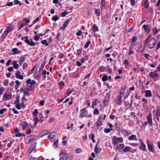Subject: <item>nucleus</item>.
Wrapping results in <instances>:
<instances>
[{
    "label": "nucleus",
    "instance_id": "f257e3e1",
    "mask_svg": "<svg viewBox=\"0 0 160 160\" xmlns=\"http://www.w3.org/2000/svg\"><path fill=\"white\" fill-rule=\"evenodd\" d=\"M147 119V121H146L145 122L143 123L142 124V128L144 127V128H146V125H147L148 123L150 126H152L153 125L152 124V114L151 113H150L146 117Z\"/></svg>",
    "mask_w": 160,
    "mask_h": 160
},
{
    "label": "nucleus",
    "instance_id": "f03ea898",
    "mask_svg": "<svg viewBox=\"0 0 160 160\" xmlns=\"http://www.w3.org/2000/svg\"><path fill=\"white\" fill-rule=\"evenodd\" d=\"M36 137L34 135H30L27 136L25 139V143L27 144H28L30 143H32L36 139Z\"/></svg>",
    "mask_w": 160,
    "mask_h": 160
},
{
    "label": "nucleus",
    "instance_id": "7ed1b4c3",
    "mask_svg": "<svg viewBox=\"0 0 160 160\" xmlns=\"http://www.w3.org/2000/svg\"><path fill=\"white\" fill-rule=\"evenodd\" d=\"M101 116H99L98 118V119L97 122L95 123V126L98 128H99L102 125L103 122L104 120L106 117V115L104 114L103 115V118L102 119V120H100Z\"/></svg>",
    "mask_w": 160,
    "mask_h": 160
},
{
    "label": "nucleus",
    "instance_id": "20e7f679",
    "mask_svg": "<svg viewBox=\"0 0 160 160\" xmlns=\"http://www.w3.org/2000/svg\"><path fill=\"white\" fill-rule=\"evenodd\" d=\"M123 141V138L122 137L118 138L114 136L112 139V143L114 145H116L119 142H122Z\"/></svg>",
    "mask_w": 160,
    "mask_h": 160
},
{
    "label": "nucleus",
    "instance_id": "39448f33",
    "mask_svg": "<svg viewBox=\"0 0 160 160\" xmlns=\"http://www.w3.org/2000/svg\"><path fill=\"white\" fill-rule=\"evenodd\" d=\"M156 44V40L154 38H152L150 40L149 44L148 47L150 49H152L155 46Z\"/></svg>",
    "mask_w": 160,
    "mask_h": 160
},
{
    "label": "nucleus",
    "instance_id": "423d86ee",
    "mask_svg": "<svg viewBox=\"0 0 160 160\" xmlns=\"http://www.w3.org/2000/svg\"><path fill=\"white\" fill-rule=\"evenodd\" d=\"M122 97L120 96H117L115 98L114 101L118 105H121L123 102L122 100Z\"/></svg>",
    "mask_w": 160,
    "mask_h": 160
},
{
    "label": "nucleus",
    "instance_id": "0eeeda50",
    "mask_svg": "<svg viewBox=\"0 0 160 160\" xmlns=\"http://www.w3.org/2000/svg\"><path fill=\"white\" fill-rule=\"evenodd\" d=\"M122 150L124 152H129L132 153H134L136 152L137 151L136 149H132L131 148L128 146H126L125 148H123Z\"/></svg>",
    "mask_w": 160,
    "mask_h": 160
},
{
    "label": "nucleus",
    "instance_id": "6e6552de",
    "mask_svg": "<svg viewBox=\"0 0 160 160\" xmlns=\"http://www.w3.org/2000/svg\"><path fill=\"white\" fill-rule=\"evenodd\" d=\"M139 142L140 145L139 147V149L143 151H145L146 150V146L145 144L143 143L142 139H140Z\"/></svg>",
    "mask_w": 160,
    "mask_h": 160
},
{
    "label": "nucleus",
    "instance_id": "1a4fd4ad",
    "mask_svg": "<svg viewBox=\"0 0 160 160\" xmlns=\"http://www.w3.org/2000/svg\"><path fill=\"white\" fill-rule=\"evenodd\" d=\"M87 112L85 108L82 109L80 112V117L82 118L86 116Z\"/></svg>",
    "mask_w": 160,
    "mask_h": 160
},
{
    "label": "nucleus",
    "instance_id": "9d476101",
    "mask_svg": "<svg viewBox=\"0 0 160 160\" xmlns=\"http://www.w3.org/2000/svg\"><path fill=\"white\" fill-rule=\"evenodd\" d=\"M72 19L71 18H69L67 20L66 22H65L63 24L62 26L60 28V29H65L67 27L70 21Z\"/></svg>",
    "mask_w": 160,
    "mask_h": 160
},
{
    "label": "nucleus",
    "instance_id": "9b49d317",
    "mask_svg": "<svg viewBox=\"0 0 160 160\" xmlns=\"http://www.w3.org/2000/svg\"><path fill=\"white\" fill-rule=\"evenodd\" d=\"M30 42L28 39H26L25 40V42L29 45L31 46H34L35 45L36 43L32 41V39H30Z\"/></svg>",
    "mask_w": 160,
    "mask_h": 160
},
{
    "label": "nucleus",
    "instance_id": "f8f14e48",
    "mask_svg": "<svg viewBox=\"0 0 160 160\" xmlns=\"http://www.w3.org/2000/svg\"><path fill=\"white\" fill-rule=\"evenodd\" d=\"M110 98V95L109 94L107 93L106 98L105 99L104 101L103 102L104 105V106H106L108 105V102L109 99Z\"/></svg>",
    "mask_w": 160,
    "mask_h": 160
},
{
    "label": "nucleus",
    "instance_id": "ddd939ff",
    "mask_svg": "<svg viewBox=\"0 0 160 160\" xmlns=\"http://www.w3.org/2000/svg\"><path fill=\"white\" fill-rule=\"evenodd\" d=\"M121 125L120 122L118 121H116L114 127L117 131H119L120 129V126Z\"/></svg>",
    "mask_w": 160,
    "mask_h": 160
},
{
    "label": "nucleus",
    "instance_id": "4468645a",
    "mask_svg": "<svg viewBox=\"0 0 160 160\" xmlns=\"http://www.w3.org/2000/svg\"><path fill=\"white\" fill-rule=\"evenodd\" d=\"M149 76L151 78H154L158 77V74L155 72H151L149 73Z\"/></svg>",
    "mask_w": 160,
    "mask_h": 160
},
{
    "label": "nucleus",
    "instance_id": "2eb2a0df",
    "mask_svg": "<svg viewBox=\"0 0 160 160\" xmlns=\"http://www.w3.org/2000/svg\"><path fill=\"white\" fill-rule=\"evenodd\" d=\"M12 97V95L5 93L3 96V100L4 101L10 99Z\"/></svg>",
    "mask_w": 160,
    "mask_h": 160
},
{
    "label": "nucleus",
    "instance_id": "dca6fc26",
    "mask_svg": "<svg viewBox=\"0 0 160 160\" xmlns=\"http://www.w3.org/2000/svg\"><path fill=\"white\" fill-rule=\"evenodd\" d=\"M16 78L18 79H19L22 80L23 79V76L22 75H21V72L19 71H17L15 73Z\"/></svg>",
    "mask_w": 160,
    "mask_h": 160
},
{
    "label": "nucleus",
    "instance_id": "f3484780",
    "mask_svg": "<svg viewBox=\"0 0 160 160\" xmlns=\"http://www.w3.org/2000/svg\"><path fill=\"white\" fill-rule=\"evenodd\" d=\"M21 125L22 126V129L23 130H24L26 128H27L28 127V124L26 121L22 122L21 123Z\"/></svg>",
    "mask_w": 160,
    "mask_h": 160
},
{
    "label": "nucleus",
    "instance_id": "a211bd4d",
    "mask_svg": "<svg viewBox=\"0 0 160 160\" xmlns=\"http://www.w3.org/2000/svg\"><path fill=\"white\" fill-rule=\"evenodd\" d=\"M11 51L12 52H13L12 54V55H15L16 54H18L20 52H21V51L20 50H18V49L17 48H12Z\"/></svg>",
    "mask_w": 160,
    "mask_h": 160
},
{
    "label": "nucleus",
    "instance_id": "6ab92c4d",
    "mask_svg": "<svg viewBox=\"0 0 160 160\" xmlns=\"http://www.w3.org/2000/svg\"><path fill=\"white\" fill-rule=\"evenodd\" d=\"M25 60V57L23 55H21L20 58L19 62V64L21 65Z\"/></svg>",
    "mask_w": 160,
    "mask_h": 160
},
{
    "label": "nucleus",
    "instance_id": "aec40b11",
    "mask_svg": "<svg viewBox=\"0 0 160 160\" xmlns=\"http://www.w3.org/2000/svg\"><path fill=\"white\" fill-rule=\"evenodd\" d=\"M145 96L146 97H151L152 96L151 91L150 90H147L145 92Z\"/></svg>",
    "mask_w": 160,
    "mask_h": 160
},
{
    "label": "nucleus",
    "instance_id": "412c9836",
    "mask_svg": "<svg viewBox=\"0 0 160 160\" xmlns=\"http://www.w3.org/2000/svg\"><path fill=\"white\" fill-rule=\"evenodd\" d=\"M30 90L28 88H25L24 89V96H28L29 94V91Z\"/></svg>",
    "mask_w": 160,
    "mask_h": 160
},
{
    "label": "nucleus",
    "instance_id": "4be33fe9",
    "mask_svg": "<svg viewBox=\"0 0 160 160\" xmlns=\"http://www.w3.org/2000/svg\"><path fill=\"white\" fill-rule=\"evenodd\" d=\"M128 139L129 140H137L136 136L135 135H132L128 137Z\"/></svg>",
    "mask_w": 160,
    "mask_h": 160
},
{
    "label": "nucleus",
    "instance_id": "5701e85b",
    "mask_svg": "<svg viewBox=\"0 0 160 160\" xmlns=\"http://www.w3.org/2000/svg\"><path fill=\"white\" fill-rule=\"evenodd\" d=\"M36 143L33 144L28 150L29 154H30L36 147Z\"/></svg>",
    "mask_w": 160,
    "mask_h": 160
},
{
    "label": "nucleus",
    "instance_id": "b1692460",
    "mask_svg": "<svg viewBox=\"0 0 160 160\" xmlns=\"http://www.w3.org/2000/svg\"><path fill=\"white\" fill-rule=\"evenodd\" d=\"M92 31L93 32H94L99 31L98 29L96 24H94L92 26Z\"/></svg>",
    "mask_w": 160,
    "mask_h": 160
},
{
    "label": "nucleus",
    "instance_id": "393cba45",
    "mask_svg": "<svg viewBox=\"0 0 160 160\" xmlns=\"http://www.w3.org/2000/svg\"><path fill=\"white\" fill-rule=\"evenodd\" d=\"M148 147L149 151L150 152H153V150L152 147V146L149 143H148L147 144Z\"/></svg>",
    "mask_w": 160,
    "mask_h": 160
},
{
    "label": "nucleus",
    "instance_id": "a878e982",
    "mask_svg": "<svg viewBox=\"0 0 160 160\" xmlns=\"http://www.w3.org/2000/svg\"><path fill=\"white\" fill-rule=\"evenodd\" d=\"M12 25H9L7 27L5 31L9 33L12 30Z\"/></svg>",
    "mask_w": 160,
    "mask_h": 160
},
{
    "label": "nucleus",
    "instance_id": "bb28decb",
    "mask_svg": "<svg viewBox=\"0 0 160 160\" xmlns=\"http://www.w3.org/2000/svg\"><path fill=\"white\" fill-rule=\"evenodd\" d=\"M67 155V153L64 150H61L60 151V152L59 153V156L60 157L61 156Z\"/></svg>",
    "mask_w": 160,
    "mask_h": 160
},
{
    "label": "nucleus",
    "instance_id": "cd10ccee",
    "mask_svg": "<svg viewBox=\"0 0 160 160\" xmlns=\"http://www.w3.org/2000/svg\"><path fill=\"white\" fill-rule=\"evenodd\" d=\"M12 64L13 65V67L15 69H17L19 67V65L17 64V62L16 61L13 62Z\"/></svg>",
    "mask_w": 160,
    "mask_h": 160
},
{
    "label": "nucleus",
    "instance_id": "c85d7f7f",
    "mask_svg": "<svg viewBox=\"0 0 160 160\" xmlns=\"http://www.w3.org/2000/svg\"><path fill=\"white\" fill-rule=\"evenodd\" d=\"M138 49L139 50L140 52H142L145 50V46L144 45L143 46H142L141 45L139 47Z\"/></svg>",
    "mask_w": 160,
    "mask_h": 160
},
{
    "label": "nucleus",
    "instance_id": "c756f323",
    "mask_svg": "<svg viewBox=\"0 0 160 160\" xmlns=\"http://www.w3.org/2000/svg\"><path fill=\"white\" fill-rule=\"evenodd\" d=\"M124 145L123 143H121L118 146L116 147L117 149L118 150H120L124 148H123L124 147Z\"/></svg>",
    "mask_w": 160,
    "mask_h": 160
},
{
    "label": "nucleus",
    "instance_id": "7c9ffc66",
    "mask_svg": "<svg viewBox=\"0 0 160 160\" xmlns=\"http://www.w3.org/2000/svg\"><path fill=\"white\" fill-rule=\"evenodd\" d=\"M15 136L16 137H20L21 136L25 137V135L23 133H21L20 132H18L15 135Z\"/></svg>",
    "mask_w": 160,
    "mask_h": 160
},
{
    "label": "nucleus",
    "instance_id": "2f4dec72",
    "mask_svg": "<svg viewBox=\"0 0 160 160\" xmlns=\"http://www.w3.org/2000/svg\"><path fill=\"white\" fill-rule=\"evenodd\" d=\"M97 100H98L97 99H96V100H94L92 102V108H94L97 105V102H96Z\"/></svg>",
    "mask_w": 160,
    "mask_h": 160
},
{
    "label": "nucleus",
    "instance_id": "473e14b6",
    "mask_svg": "<svg viewBox=\"0 0 160 160\" xmlns=\"http://www.w3.org/2000/svg\"><path fill=\"white\" fill-rule=\"evenodd\" d=\"M98 143H99V142H97V144L95 146V148H94V151H95V152L97 154L99 152H98L99 148H98Z\"/></svg>",
    "mask_w": 160,
    "mask_h": 160
},
{
    "label": "nucleus",
    "instance_id": "72a5a7b5",
    "mask_svg": "<svg viewBox=\"0 0 160 160\" xmlns=\"http://www.w3.org/2000/svg\"><path fill=\"white\" fill-rule=\"evenodd\" d=\"M95 12V14L97 16H99L100 15V9H97V8H95L94 9Z\"/></svg>",
    "mask_w": 160,
    "mask_h": 160
},
{
    "label": "nucleus",
    "instance_id": "f704fd0d",
    "mask_svg": "<svg viewBox=\"0 0 160 160\" xmlns=\"http://www.w3.org/2000/svg\"><path fill=\"white\" fill-rule=\"evenodd\" d=\"M82 49L81 48L80 49H78L77 50V53L76 54V55L78 56L81 55L82 52Z\"/></svg>",
    "mask_w": 160,
    "mask_h": 160
},
{
    "label": "nucleus",
    "instance_id": "c9c22d12",
    "mask_svg": "<svg viewBox=\"0 0 160 160\" xmlns=\"http://www.w3.org/2000/svg\"><path fill=\"white\" fill-rule=\"evenodd\" d=\"M143 27L144 29L146 31H148V30L149 28V25H145L144 24L143 25Z\"/></svg>",
    "mask_w": 160,
    "mask_h": 160
},
{
    "label": "nucleus",
    "instance_id": "e433bc0d",
    "mask_svg": "<svg viewBox=\"0 0 160 160\" xmlns=\"http://www.w3.org/2000/svg\"><path fill=\"white\" fill-rule=\"evenodd\" d=\"M148 0H146L143 4L144 7L146 8H147L149 7V4H148Z\"/></svg>",
    "mask_w": 160,
    "mask_h": 160
},
{
    "label": "nucleus",
    "instance_id": "4c0bfd02",
    "mask_svg": "<svg viewBox=\"0 0 160 160\" xmlns=\"http://www.w3.org/2000/svg\"><path fill=\"white\" fill-rule=\"evenodd\" d=\"M125 93L124 90L122 88L121 89V91L119 92V94L118 96H120L122 97V96Z\"/></svg>",
    "mask_w": 160,
    "mask_h": 160
},
{
    "label": "nucleus",
    "instance_id": "58836bf2",
    "mask_svg": "<svg viewBox=\"0 0 160 160\" xmlns=\"http://www.w3.org/2000/svg\"><path fill=\"white\" fill-rule=\"evenodd\" d=\"M68 157H67V155H64L62 156L60 158V160H67Z\"/></svg>",
    "mask_w": 160,
    "mask_h": 160
},
{
    "label": "nucleus",
    "instance_id": "ea45409f",
    "mask_svg": "<svg viewBox=\"0 0 160 160\" xmlns=\"http://www.w3.org/2000/svg\"><path fill=\"white\" fill-rule=\"evenodd\" d=\"M41 43L43 45H45L46 46L48 45V43L47 42V41L46 40H43L41 41Z\"/></svg>",
    "mask_w": 160,
    "mask_h": 160
},
{
    "label": "nucleus",
    "instance_id": "a19ab883",
    "mask_svg": "<svg viewBox=\"0 0 160 160\" xmlns=\"http://www.w3.org/2000/svg\"><path fill=\"white\" fill-rule=\"evenodd\" d=\"M108 79V76L106 75H104L102 78V80L103 82H105Z\"/></svg>",
    "mask_w": 160,
    "mask_h": 160
},
{
    "label": "nucleus",
    "instance_id": "79ce46f5",
    "mask_svg": "<svg viewBox=\"0 0 160 160\" xmlns=\"http://www.w3.org/2000/svg\"><path fill=\"white\" fill-rule=\"evenodd\" d=\"M112 130V128H105L104 129V132L105 133H109Z\"/></svg>",
    "mask_w": 160,
    "mask_h": 160
},
{
    "label": "nucleus",
    "instance_id": "37998d69",
    "mask_svg": "<svg viewBox=\"0 0 160 160\" xmlns=\"http://www.w3.org/2000/svg\"><path fill=\"white\" fill-rule=\"evenodd\" d=\"M38 113V110L37 109H35L32 112V114L34 116H37Z\"/></svg>",
    "mask_w": 160,
    "mask_h": 160
},
{
    "label": "nucleus",
    "instance_id": "c03bdc74",
    "mask_svg": "<svg viewBox=\"0 0 160 160\" xmlns=\"http://www.w3.org/2000/svg\"><path fill=\"white\" fill-rule=\"evenodd\" d=\"M156 116H160V109L157 108L156 110Z\"/></svg>",
    "mask_w": 160,
    "mask_h": 160
},
{
    "label": "nucleus",
    "instance_id": "a18cd8bd",
    "mask_svg": "<svg viewBox=\"0 0 160 160\" xmlns=\"http://www.w3.org/2000/svg\"><path fill=\"white\" fill-rule=\"evenodd\" d=\"M105 2H101L100 3V8L101 10H102L105 7Z\"/></svg>",
    "mask_w": 160,
    "mask_h": 160
},
{
    "label": "nucleus",
    "instance_id": "49530a36",
    "mask_svg": "<svg viewBox=\"0 0 160 160\" xmlns=\"http://www.w3.org/2000/svg\"><path fill=\"white\" fill-rule=\"evenodd\" d=\"M91 42L90 41L88 40L87 41L84 46L85 48H87L88 47L89 45L91 44Z\"/></svg>",
    "mask_w": 160,
    "mask_h": 160
},
{
    "label": "nucleus",
    "instance_id": "de8ad7c7",
    "mask_svg": "<svg viewBox=\"0 0 160 160\" xmlns=\"http://www.w3.org/2000/svg\"><path fill=\"white\" fill-rule=\"evenodd\" d=\"M91 139L92 140V142L93 143L95 142L96 141H95V140L94 139V137H95L94 135L92 133H91Z\"/></svg>",
    "mask_w": 160,
    "mask_h": 160
},
{
    "label": "nucleus",
    "instance_id": "09e8293b",
    "mask_svg": "<svg viewBox=\"0 0 160 160\" xmlns=\"http://www.w3.org/2000/svg\"><path fill=\"white\" fill-rule=\"evenodd\" d=\"M122 132L123 133L127 136H128L129 135V132L126 129L123 130L122 131Z\"/></svg>",
    "mask_w": 160,
    "mask_h": 160
},
{
    "label": "nucleus",
    "instance_id": "8fccbe9b",
    "mask_svg": "<svg viewBox=\"0 0 160 160\" xmlns=\"http://www.w3.org/2000/svg\"><path fill=\"white\" fill-rule=\"evenodd\" d=\"M36 84V82L34 80H32L30 83V85L31 86H32L33 88H34L35 87V86Z\"/></svg>",
    "mask_w": 160,
    "mask_h": 160
},
{
    "label": "nucleus",
    "instance_id": "3c124183",
    "mask_svg": "<svg viewBox=\"0 0 160 160\" xmlns=\"http://www.w3.org/2000/svg\"><path fill=\"white\" fill-rule=\"evenodd\" d=\"M93 113L95 115H98L99 114V111L97 108H94Z\"/></svg>",
    "mask_w": 160,
    "mask_h": 160
},
{
    "label": "nucleus",
    "instance_id": "603ef678",
    "mask_svg": "<svg viewBox=\"0 0 160 160\" xmlns=\"http://www.w3.org/2000/svg\"><path fill=\"white\" fill-rule=\"evenodd\" d=\"M82 31L81 30H79L76 33V35L77 36H80L82 35Z\"/></svg>",
    "mask_w": 160,
    "mask_h": 160
},
{
    "label": "nucleus",
    "instance_id": "864d4df0",
    "mask_svg": "<svg viewBox=\"0 0 160 160\" xmlns=\"http://www.w3.org/2000/svg\"><path fill=\"white\" fill-rule=\"evenodd\" d=\"M58 142V140H57L55 142L53 143V147H54L55 148H57L58 146V145H57V143Z\"/></svg>",
    "mask_w": 160,
    "mask_h": 160
},
{
    "label": "nucleus",
    "instance_id": "5fc2aeb1",
    "mask_svg": "<svg viewBox=\"0 0 160 160\" xmlns=\"http://www.w3.org/2000/svg\"><path fill=\"white\" fill-rule=\"evenodd\" d=\"M7 110V109L6 108H4L0 110V114H2L4 112H6Z\"/></svg>",
    "mask_w": 160,
    "mask_h": 160
},
{
    "label": "nucleus",
    "instance_id": "6e6d98bb",
    "mask_svg": "<svg viewBox=\"0 0 160 160\" xmlns=\"http://www.w3.org/2000/svg\"><path fill=\"white\" fill-rule=\"evenodd\" d=\"M152 32L153 35H155L157 34L158 32L157 30L155 28H153Z\"/></svg>",
    "mask_w": 160,
    "mask_h": 160
},
{
    "label": "nucleus",
    "instance_id": "4d7b16f0",
    "mask_svg": "<svg viewBox=\"0 0 160 160\" xmlns=\"http://www.w3.org/2000/svg\"><path fill=\"white\" fill-rule=\"evenodd\" d=\"M137 40V38L136 36H134L132 38V43H134Z\"/></svg>",
    "mask_w": 160,
    "mask_h": 160
},
{
    "label": "nucleus",
    "instance_id": "13d9d810",
    "mask_svg": "<svg viewBox=\"0 0 160 160\" xmlns=\"http://www.w3.org/2000/svg\"><path fill=\"white\" fill-rule=\"evenodd\" d=\"M40 37L38 35H36L34 37V39L36 41H38L39 40Z\"/></svg>",
    "mask_w": 160,
    "mask_h": 160
},
{
    "label": "nucleus",
    "instance_id": "bf43d9fd",
    "mask_svg": "<svg viewBox=\"0 0 160 160\" xmlns=\"http://www.w3.org/2000/svg\"><path fill=\"white\" fill-rule=\"evenodd\" d=\"M8 33V32L5 31L2 34V36L4 38H6L7 36Z\"/></svg>",
    "mask_w": 160,
    "mask_h": 160
},
{
    "label": "nucleus",
    "instance_id": "052dcab7",
    "mask_svg": "<svg viewBox=\"0 0 160 160\" xmlns=\"http://www.w3.org/2000/svg\"><path fill=\"white\" fill-rule=\"evenodd\" d=\"M130 4L132 6H134L135 4V0H130Z\"/></svg>",
    "mask_w": 160,
    "mask_h": 160
},
{
    "label": "nucleus",
    "instance_id": "680f3d73",
    "mask_svg": "<svg viewBox=\"0 0 160 160\" xmlns=\"http://www.w3.org/2000/svg\"><path fill=\"white\" fill-rule=\"evenodd\" d=\"M40 19L39 17H38L36 18L32 22L33 24H34L37 22Z\"/></svg>",
    "mask_w": 160,
    "mask_h": 160
},
{
    "label": "nucleus",
    "instance_id": "e2e57ef3",
    "mask_svg": "<svg viewBox=\"0 0 160 160\" xmlns=\"http://www.w3.org/2000/svg\"><path fill=\"white\" fill-rule=\"evenodd\" d=\"M42 74L44 75L43 78L45 79L46 78V71L45 70H43Z\"/></svg>",
    "mask_w": 160,
    "mask_h": 160
},
{
    "label": "nucleus",
    "instance_id": "0e129e2a",
    "mask_svg": "<svg viewBox=\"0 0 160 160\" xmlns=\"http://www.w3.org/2000/svg\"><path fill=\"white\" fill-rule=\"evenodd\" d=\"M8 80L6 79L3 82V85L4 86H7L8 85Z\"/></svg>",
    "mask_w": 160,
    "mask_h": 160
},
{
    "label": "nucleus",
    "instance_id": "69168bd1",
    "mask_svg": "<svg viewBox=\"0 0 160 160\" xmlns=\"http://www.w3.org/2000/svg\"><path fill=\"white\" fill-rule=\"evenodd\" d=\"M58 19L59 18L57 16L54 17L52 18V20H54L55 21H56L58 20Z\"/></svg>",
    "mask_w": 160,
    "mask_h": 160
},
{
    "label": "nucleus",
    "instance_id": "338daca9",
    "mask_svg": "<svg viewBox=\"0 0 160 160\" xmlns=\"http://www.w3.org/2000/svg\"><path fill=\"white\" fill-rule=\"evenodd\" d=\"M33 120L34 121V122L37 123L38 122H40V120L38 119L37 117L33 118Z\"/></svg>",
    "mask_w": 160,
    "mask_h": 160
},
{
    "label": "nucleus",
    "instance_id": "774afa93",
    "mask_svg": "<svg viewBox=\"0 0 160 160\" xmlns=\"http://www.w3.org/2000/svg\"><path fill=\"white\" fill-rule=\"evenodd\" d=\"M142 102H144V105H146L148 103V100L147 99H146L145 98H143L142 100Z\"/></svg>",
    "mask_w": 160,
    "mask_h": 160
}]
</instances>
